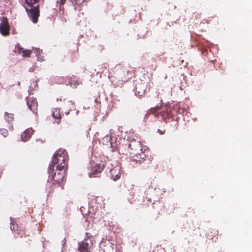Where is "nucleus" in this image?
<instances>
[{
	"mask_svg": "<svg viewBox=\"0 0 252 252\" xmlns=\"http://www.w3.org/2000/svg\"><path fill=\"white\" fill-rule=\"evenodd\" d=\"M133 69L130 66L117 64L114 69V76H111L112 82L117 86L123 85L124 83L130 79L133 75Z\"/></svg>",
	"mask_w": 252,
	"mask_h": 252,
	"instance_id": "nucleus-1",
	"label": "nucleus"
},
{
	"mask_svg": "<svg viewBox=\"0 0 252 252\" xmlns=\"http://www.w3.org/2000/svg\"><path fill=\"white\" fill-rule=\"evenodd\" d=\"M68 155L65 150L59 149L53 155L52 163L56 166V170H66L67 168Z\"/></svg>",
	"mask_w": 252,
	"mask_h": 252,
	"instance_id": "nucleus-2",
	"label": "nucleus"
},
{
	"mask_svg": "<svg viewBox=\"0 0 252 252\" xmlns=\"http://www.w3.org/2000/svg\"><path fill=\"white\" fill-rule=\"evenodd\" d=\"M143 145L139 141H137L134 139L130 140L128 144L123 145L122 147L119 149L123 152V154L126 155H129L130 157H135V155L139 154V152L142 150Z\"/></svg>",
	"mask_w": 252,
	"mask_h": 252,
	"instance_id": "nucleus-3",
	"label": "nucleus"
},
{
	"mask_svg": "<svg viewBox=\"0 0 252 252\" xmlns=\"http://www.w3.org/2000/svg\"><path fill=\"white\" fill-rule=\"evenodd\" d=\"M54 167L52 164H50L48 167V173L49 179L54 185L63 186L64 181L65 173L63 170H57L55 173Z\"/></svg>",
	"mask_w": 252,
	"mask_h": 252,
	"instance_id": "nucleus-4",
	"label": "nucleus"
},
{
	"mask_svg": "<svg viewBox=\"0 0 252 252\" xmlns=\"http://www.w3.org/2000/svg\"><path fill=\"white\" fill-rule=\"evenodd\" d=\"M158 106L152 108L147 111L144 119L146 120L148 118V116L152 114L155 117L160 116L161 119L166 121V120L169 119L171 116V108L168 107H164L162 110L159 113L157 111L159 110Z\"/></svg>",
	"mask_w": 252,
	"mask_h": 252,
	"instance_id": "nucleus-5",
	"label": "nucleus"
},
{
	"mask_svg": "<svg viewBox=\"0 0 252 252\" xmlns=\"http://www.w3.org/2000/svg\"><path fill=\"white\" fill-rule=\"evenodd\" d=\"M150 89V83L143 82L142 80L137 81L134 88V92L136 95L142 96L147 91Z\"/></svg>",
	"mask_w": 252,
	"mask_h": 252,
	"instance_id": "nucleus-6",
	"label": "nucleus"
},
{
	"mask_svg": "<svg viewBox=\"0 0 252 252\" xmlns=\"http://www.w3.org/2000/svg\"><path fill=\"white\" fill-rule=\"evenodd\" d=\"M30 8L25 6L26 10L30 19L33 23H36L39 16V5L37 4L36 6H29Z\"/></svg>",
	"mask_w": 252,
	"mask_h": 252,
	"instance_id": "nucleus-7",
	"label": "nucleus"
},
{
	"mask_svg": "<svg viewBox=\"0 0 252 252\" xmlns=\"http://www.w3.org/2000/svg\"><path fill=\"white\" fill-rule=\"evenodd\" d=\"M88 233H86L88 235ZM93 242L90 236H86L83 241L78 244V250L79 252H91Z\"/></svg>",
	"mask_w": 252,
	"mask_h": 252,
	"instance_id": "nucleus-8",
	"label": "nucleus"
},
{
	"mask_svg": "<svg viewBox=\"0 0 252 252\" xmlns=\"http://www.w3.org/2000/svg\"><path fill=\"white\" fill-rule=\"evenodd\" d=\"M139 154H136L135 157L131 158L133 160L141 163L148 160H150V158L149 157V151L147 148L143 146L142 150L138 152Z\"/></svg>",
	"mask_w": 252,
	"mask_h": 252,
	"instance_id": "nucleus-9",
	"label": "nucleus"
},
{
	"mask_svg": "<svg viewBox=\"0 0 252 252\" xmlns=\"http://www.w3.org/2000/svg\"><path fill=\"white\" fill-rule=\"evenodd\" d=\"M26 102L29 109L33 113L37 114L38 104L36 99L32 97H27Z\"/></svg>",
	"mask_w": 252,
	"mask_h": 252,
	"instance_id": "nucleus-10",
	"label": "nucleus"
},
{
	"mask_svg": "<svg viewBox=\"0 0 252 252\" xmlns=\"http://www.w3.org/2000/svg\"><path fill=\"white\" fill-rule=\"evenodd\" d=\"M0 32L4 36L9 35V25L6 17H2V21L0 24Z\"/></svg>",
	"mask_w": 252,
	"mask_h": 252,
	"instance_id": "nucleus-11",
	"label": "nucleus"
},
{
	"mask_svg": "<svg viewBox=\"0 0 252 252\" xmlns=\"http://www.w3.org/2000/svg\"><path fill=\"white\" fill-rule=\"evenodd\" d=\"M104 166L100 164H95L92 165L90 171L89 172V175L90 178L96 177V175L100 173L103 170Z\"/></svg>",
	"mask_w": 252,
	"mask_h": 252,
	"instance_id": "nucleus-12",
	"label": "nucleus"
},
{
	"mask_svg": "<svg viewBox=\"0 0 252 252\" xmlns=\"http://www.w3.org/2000/svg\"><path fill=\"white\" fill-rule=\"evenodd\" d=\"M111 178L114 181H117L121 177L120 168L119 166H115L110 170Z\"/></svg>",
	"mask_w": 252,
	"mask_h": 252,
	"instance_id": "nucleus-13",
	"label": "nucleus"
},
{
	"mask_svg": "<svg viewBox=\"0 0 252 252\" xmlns=\"http://www.w3.org/2000/svg\"><path fill=\"white\" fill-rule=\"evenodd\" d=\"M52 116L54 119L55 122L59 124L61 122L62 116L61 115V110L59 108H55L53 110Z\"/></svg>",
	"mask_w": 252,
	"mask_h": 252,
	"instance_id": "nucleus-14",
	"label": "nucleus"
},
{
	"mask_svg": "<svg viewBox=\"0 0 252 252\" xmlns=\"http://www.w3.org/2000/svg\"><path fill=\"white\" fill-rule=\"evenodd\" d=\"M33 132L32 128H27L21 134L22 140L24 142L28 141L31 138Z\"/></svg>",
	"mask_w": 252,
	"mask_h": 252,
	"instance_id": "nucleus-15",
	"label": "nucleus"
},
{
	"mask_svg": "<svg viewBox=\"0 0 252 252\" xmlns=\"http://www.w3.org/2000/svg\"><path fill=\"white\" fill-rule=\"evenodd\" d=\"M17 51L19 54H22V56L25 58L30 57L32 53V50L24 49L20 46L17 47Z\"/></svg>",
	"mask_w": 252,
	"mask_h": 252,
	"instance_id": "nucleus-16",
	"label": "nucleus"
},
{
	"mask_svg": "<svg viewBox=\"0 0 252 252\" xmlns=\"http://www.w3.org/2000/svg\"><path fill=\"white\" fill-rule=\"evenodd\" d=\"M4 119L8 123H12L14 119V114L5 112L4 114Z\"/></svg>",
	"mask_w": 252,
	"mask_h": 252,
	"instance_id": "nucleus-17",
	"label": "nucleus"
},
{
	"mask_svg": "<svg viewBox=\"0 0 252 252\" xmlns=\"http://www.w3.org/2000/svg\"><path fill=\"white\" fill-rule=\"evenodd\" d=\"M39 0H25L28 6H32L38 2Z\"/></svg>",
	"mask_w": 252,
	"mask_h": 252,
	"instance_id": "nucleus-18",
	"label": "nucleus"
},
{
	"mask_svg": "<svg viewBox=\"0 0 252 252\" xmlns=\"http://www.w3.org/2000/svg\"><path fill=\"white\" fill-rule=\"evenodd\" d=\"M66 107L69 109V110H72L75 109V105L74 103L72 101H67L66 104Z\"/></svg>",
	"mask_w": 252,
	"mask_h": 252,
	"instance_id": "nucleus-19",
	"label": "nucleus"
},
{
	"mask_svg": "<svg viewBox=\"0 0 252 252\" xmlns=\"http://www.w3.org/2000/svg\"><path fill=\"white\" fill-rule=\"evenodd\" d=\"M11 223H10V228L11 230L15 231L17 230L18 225L16 223H15L14 221L12 220V218L10 219Z\"/></svg>",
	"mask_w": 252,
	"mask_h": 252,
	"instance_id": "nucleus-20",
	"label": "nucleus"
},
{
	"mask_svg": "<svg viewBox=\"0 0 252 252\" xmlns=\"http://www.w3.org/2000/svg\"><path fill=\"white\" fill-rule=\"evenodd\" d=\"M0 134L4 137L7 136L8 135V131L6 129H0Z\"/></svg>",
	"mask_w": 252,
	"mask_h": 252,
	"instance_id": "nucleus-21",
	"label": "nucleus"
},
{
	"mask_svg": "<svg viewBox=\"0 0 252 252\" xmlns=\"http://www.w3.org/2000/svg\"><path fill=\"white\" fill-rule=\"evenodd\" d=\"M73 4L79 5L80 0H69Z\"/></svg>",
	"mask_w": 252,
	"mask_h": 252,
	"instance_id": "nucleus-22",
	"label": "nucleus"
},
{
	"mask_svg": "<svg viewBox=\"0 0 252 252\" xmlns=\"http://www.w3.org/2000/svg\"><path fill=\"white\" fill-rule=\"evenodd\" d=\"M158 132L160 134V135H162V134H164L165 132V129H163V130H160L159 129H158Z\"/></svg>",
	"mask_w": 252,
	"mask_h": 252,
	"instance_id": "nucleus-23",
	"label": "nucleus"
},
{
	"mask_svg": "<svg viewBox=\"0 0 252 252\" xmlns=\"http://www.w3.org/2000/svg\"><path fill=\"white\" fill-rule=\"evenodd\" d=\"M65 1H66V0H60L61 4V5L65 3Z\"/></svg>",
	"mask_w": 252,
	"mask_h": 252,
	"instance_id": "nucleus-24",
	"label": "nucleus"
},
{
	"mask_svg": "<svg viewBox=\"0 0 252 252\" xmlns=\"http://www.w3.org/2000/svg\"><path fill=\"white\" fill-rule=\"evenodd\" d=\"M60 79L63 80V77H58V78H56V80H60Z\"/></svg>",
	"mask_w": 252,
	"mask_h": 252,
	"instance_id": "nucleus-25",
	"label": "nucleus"
},
{
	"mask_svg": "<svg viewBox=\"0 0 252 252\" xmlns=\"http://www.w3.org/2000/svg\"><path fill=\"white\" fill-rule=\"evenodd\" d=\"M115 252H121L119 250H116Z\"/></svg>",
	"mask_w": 252,
	"mask_h": 252,
	"instance_id": "nucleus-26",
	"label": "nucleus"
}]
</instances>
